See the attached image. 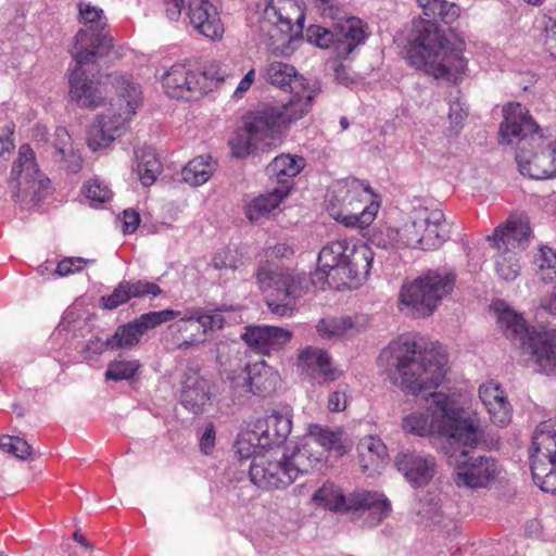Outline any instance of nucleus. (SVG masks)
I'll return each mask as SVG.
<instances>
[{
  "label": "nucleus",
  "instance_id": "obj_1",
  "mask_svg": "<svg viewBox=\"0 0 556 556\" xmlns=\"http://www.w3.org/2000/svg\"><path fill=\"white\" fill-rule=\"evenodd\" d=\"M392 382L405 392L418 394L435 389L444 380L447 357L438 343L427 345L416 337H399L379 355Z\"/></svg>",
  "mask_w": 556,
  "mask_h": 556
},
{
  "label": "nucleus",
  "instance_id": "obj_2",
  "mask_svg": "<svg viewBox=\"0 0 556 556\" xmlns=\"http://www.w3.org/2000/svg\"><path fill=\"white\" fill-rule=\"evenodd\" d=\"M465 42H452L443 29L431 20L418 17L410 23L407 35L409 65L435 79L457 84L467 68L464 58Z\"/></svg>",
  "mask_w": 556,
  "mask_h": 556
},
{
  "label": "nucleus",
  "instance_id": "obj_3",
  "mask_svg": "<svg viewBox=\"0 0 556 556\" xmlns=\"http://www.w3.org/2000/svg\"><path fill=\"white\" fill-rule=\"evenodd\" d=\"M500 125V142L517 143L516 162L519 172L532 179H547L556 176V165L529 111L518 102L503 108Z\"/></svg>",
  "mask_w": 556,
  "mask_h": 556
},
{
  "label": "nucleus",
  "instance_id": "obj_4",
  "mask_svg": "<svg viewBox=\"0 0 556 556\" xmlns=\"http://www.w3.org/2000/svg\"><path fill=\"white\" fill-rule=\"evenodd\" d=\"M451 226L438 204L415 199L408 219L401 229L381 225L375 227L368 238L370 244L381 249L414 248L435 250L450 237Z\"/></svg>",
  "mask_w": 556,
  "mask_h": 556
},
{
  "label": "nucleus",
  "instance_id": "obj_5",
  "mask_svg": "<svg viewBox=\"0 0 556 556\" xmlns=\"http://www.w3.org/2000/svg\"><path fill=\"white\" fill-rule=\"evenodd\" d=\"M431 403L425 412H414L404 417L402 427L407 433L418 437L433 435L443 453H451L459 438L475 440V431L467 424L464 410L452 405L447 394L431 392Z\"/></svg>",
  "mask_w": 556,
  "mask_h": 556
},
{
  "label": "nucleus",
  "instance_id": "obj_6",
  "mask_svg": "<svg viewBox=\"0 0 556 556\" xmlns=\"http://www.w3.org/2000/svg\"><path fill=\"white\" fill-rule=\"evenodd\" d=\"M467 424L475 431V440L467 442L466 437L459 438L457 446L451 453H444L448 458H454L453 481L458 488L484 489L496 480L501 473L498 462L477 451L482 442V432L479 424L469 418Z\"/></svg>",
  "mask_w": 556,
  "mask_h": 556
},
{
  "label": "nucleus",
  "instance_id": "obj_7",
  "mask_svg": "<svg viewBox=\"0 0 556 556\" xmlns=\"http://www.w3.org/2000/svg\"><path fill=\"white\" fill-rule=\"evenodd\" d=\"M256 282L266 296L269 311L280 317L291 316L296 301L304 296L311 286L305 273L291 268L274 267L269 263L260 265Z\"/></svg>",
  "mask_w": 556,
  "mask_h": 556
},
{
  "label": "nucleus",
  "instance_id": "obj_8",
  "mask_svg": "<svg viewBox=\"0 0 556 556\" xmlns=\"http://www.w3.org/2000/svg\"><path fill=\"white\" fill-rule=\"evenodd\" d=\"M312 500L331 511L352 514L353 516L367 514L366 523L369 527L378 526L392 511L391 502L382 493L357 490L344 495L342 490L331 482H326L316 490Z\"/></svg>",
  "mask_w": 556,
  "mask_h": 556
},
{
  "label": "nucleus",
  "instance_id": "obj_9",
  "mask_svg": "<svg viewBox=\"0 0 556 556\" xmlns=\"http://www.w3.org/2000/svg\"><path fill=\"white\" fill-rule=\"evenodd\" d=\"M114 88L118 96V111L102 114L88 131V147L97 151L108 148L125 128L126 123L137 112L142 102L140 86L129 76L114 78Z\"/></svg>",
  "mask_w": 556,
  "mask_h": 556
},
{
  "label": "nucleus",
  "instance_id": "obj_10",
  "mask_svg": "<svg viewBox=\"0 0 556 556\" xmlns=\"http://www.w3.org/2000/svg\"><path fill=\"white\" fill-rule=\"evenodd\" d=\"M456 283L453 269L439 267L428 269L416 279L403 283L399 299L410 308L417 317H428L433 314L443 299L450 295Z\"/></svg>",
  "mask_w": 556,
  "mask_h": 556
},
{
  "label": "nucleus",
  "instance_id": "obj_11",
  "mask_svg": "<svg viewBox=\"0 0 556 556\" xmlns=\"http://www.w3.org/2000/svg\"><path fill=\"white\" fill-rule=\"evenodd\" d=\"M380 203L369 185L352 178L345 180L328 200L329 214L346 227L364 228L375 219Z\"/></svg>",
  "mask_w": 556,
  "mask_h": 556
},
{
  "label": "nucleus",
  "instance_id": "obj_12",
  "mask_svg": "<svg viewBox=\"0 0 556 556\" xmlns=\"http://www.w3.org/2000/svg\"><path fill=\"white\" fill-rule=\"evenodd\" d=\"M303 452H292L287 456L281 451L253 453L250 465L251 481L262 489H280L290 485L299 475L307 472Z\"/></svg>",
  "mask_w": 556,
  "mask_h": 556
},
{
  "label": "nucleus",
  "instance_id": "obj_13",
  "mask_svg": "<svg viewBox=\"0 0 556 556\" xmlns=\"http://www.w3.org/2000/svg\"><path fill=\"white\" fill-rule=\"evenodd\" d=\"M285 129L278 109L273 105L258 109L245 117L243 129L230 139L232 154L243 157L258 149L260 144L271 146Z\"/></svg>",
  "mask_w": 556,
  "mask_h": 556
},
{
  "label": "nucleus",
  "instance_id": "obj_14",
  "mask_svg": "<svg viewBox=\"0 0 556 556\" xmlns=\"http://www.w3.org/2000/svg\"><path fill=\"white\" fill-rule=\"evenodd\" d=\"M78 11L79 21L85 27L74 37L70 50L73 59L83 62L93 60L94 56H106L113 47V38L106 29L103 11L84 2L78 4Z\"/></svg>",
  "mask_w": 556,
  "mask_h": 556
},
{
  "label": "nucleus",
  "instance_id": "obj_15",
  "mask_svg": "<svg viewBox=\"0 0 556 556\" xmlns=\"http://www.w3.org/2000/svg\"><path fill=\"white\" fill-rule=\"evenodd\" d=\"M530 468L533 481L544 492H556V419L539 424L532 437Z\"/></svg>",
  "mask_w": 556,
  "mask_h": 556
},
{
  "label": "nucleus",
  "instance_id": "obj_16",
  "mask_svg": "<svg viewBox=\"0 0 556 556\" xmlns=\"http://www.w3.org/2000/svg\"><path fill=\"white\" fill-rule=\"evenodd\" d=\"M292 421L288 415L273 413L255 421L253 429L239 435L236 447L241 458L253 453L281 451L291 432Z\"/></svg>",
  "mask_w": 556,
  "mask_h": 556
},
{
  "label": "nucleus",
  "instance_id": "obj_17",
  "mask_svg": "<svg viewBox=\"0 0 556 556\" xmlns=\"http://www.w3.org/2000/svg\"><path fill=\"white\" fill-rule=\"evenodd\" d=\"M11 180L15 182L17 199L37 204L41 201L49 187V179L41 174L35 162V154L29 146L20 148L18 156L11 170Z\"/></svg>",
  "mask_w": 556,
  "mask_h": 556
},
{
  "label": "nucleus",
  "instance_id": "obj_18",
  "mask_svg": "<svg viewBox=\"0 0 556 556\" xmlns=\"http://www.w3.org/2000/svg\"><path fill=\"white\" fill-rule=\"evenodd\" d=\"M162 84L168 97L189 101L213 90L216 83L206 72H195L184 64H174L163 75Z\"/></svg>",
  "mask_w": 556,
  "mask_h": 556
},
{
  "label": "nucleus",
  "instance_id": "obj_19",
  "mask_svg": "<svg viewBox=\"0 0 556 556\" xmlns=\"http://www.w3.org/2000/svg\"><path fill=\"white\" fill-rule=\"evenodd\" d=\"M316 2L324 17L339 21L334 28L339 53L350 54L355 47L365 41L367 33L364 23L357 17L345 18L343 0H316Z\"/></svg>",
  "mask_w": 556,
  "mask_h": 556
},
{
  "label": "nucleus",
  "instance_id": "obj_20",
  "mask_svg": "<svg viewBox=\"0 0 556 556\" xmlns=\"http://www.w3.org/2000/svg\"><path fill=\"white\" fill-rule=\"evenodd\" d=\"M179 315L180 311L166 308L144 313L132 321L121 325L109 338L110 350H131L140 343L146 331L174 320Z\"/></svg>",
  "mask_w": 556,
  "mask_h": 556
},
{
  "label": "nucleus",
  "instance_id": "obj_21",
  "mask_svg": "<svg viewBox=\"0 0 556 556\" xmlns=\"http://www.w3.org/2000/svg\"><path fill=\"white\" fill-rule=\"evenodd\" d=\"M103 56H94L93 60L78 62L75 60V66L70 71V98L81 108L94 109L102 104L103 92L98 80L89 77L96 63Z\"/></svg>",
  "mask_w": 556,
  "mask_h": 556
},
{
  "label": "nucleus",
  "instance_id": "obj_22",
  "mask_svg": "<svg viewBox=\"0 0 556 556\" xmlns=\"http://www.w3.org/2000/svg\"><path fill=\"white\" fill-rule=\"evenodd\" d=\"M304 5L299 0H268L263 11V22L271 24L292 40L303 34Z\"/></svg>",
  "mask_w": 556,
  "mask_h": 556
},
{
  "label": "nucleus",
  "instance_id": "obj_23",
  "mask_svg": "<svg viewBox=\"0 0 556 556\" xmlns=\"http://www.w3.org/2000/svg\"><path fill=\"white\" fill-rule=\"evenodd\" d=\"M233 389H243L257 396H268L276 391L280 380L279 374L265 361L247 365L238 374L228 376Z\"/></svg>",
  "mask_w": 556,
  "mask_h": 556
},
{
  "label": "nucleus",
  "instance_id": "obj_24",
  "mask_svg": "<svg viewBox=\"0 0 556 556\" xmlns=\"http://www.w3.org/2000/svg\"><path fill=\"white\" fill-rule=\"evenodd\" d=\"M291 330L266 325H249L241 333L242 341L253 352L270 355L282 350L292 339Z\"/></svg>",
  "mask_w": 556,
  "mask_h": 556
},
{
  "label": "nucleus",
  "instance_id": "obj_25",
  "mask_svg": "<svg viewBox=\"0 0 556 556\" xmlns=\"http://www.w3.org/2000/svg\"><path fill=\"white\" fill-rule=\"evenodd\" d=\"M298 367L303 375L319 384L333 382L342 375V371L332 364L328 353L314 346H306L300 352Z\"/></svg>",
  "mask_w": 556,
  "mask_h": 556
},
{
  "label": "nucleus",
  "instance_id": "obj_26",
  "mask_svg": "<svg viewBox=\"0 0 556 556\" xmlns=\"http://www.w3.org/2000/svg\"><path fill=\"white\" fill-rule=\"evenodd\" d=\"M530 220L526 215H511L504 225L498 226L489 239L497 252H516L525 249L531 239Z\"/></svg>",
  "mask_w": 556,
  "mask_h": 556
},
{
  "label": "nucleus",
  "instance_id": "obj_27",
  "mask_svg": "<svg viewBox=\"0 0 556 556\" xmlns=\"http://www.w3.org/2000/svg\"><path fill=\"white\" fill-rule=\"evenodd\" d=\"M395 466L415 488L427 485L434 477L437 469L433 456L409 451L396 455Z\"/></svg>",
  "mask_w": 556,
  "mask_h": 556
},
{
  "label": "nucleus",
  "instance_id": "obj_28",
  "mask_svg": "<svg viewBox=\"0 0 556 556\" xmlns=\"http://www.w3.org/2000/svg\"><path fill=\"white\" fill-rule=\"evenodd\" d=\"M492 309L504 336L520 348L528 345L529 338L535 331H530L525 318L502 300L493 302Z\"/></svg>",
  "mask_w": 556,
  "mask_h": 556
},
{
  "label": "nucleus",
  "instance_id": "obj_29",
  "mask_svg": "<svg viewBox=\"0 0 556 556\" xmlns=\"http://www.w3.org/2000/svg\"><path fill=\"white\" fill-rule=\"evenodd\" d=\"M187 16L201 35L211 39L222 37L224 27L219 14L208 0H188Z\"/></svg>",
  "mask_w": 556,
  "mask_h": 556
},
{
  "label": "nucleus",
  "instance_id": "obj_30",
  "mask_svg": "<svg viewBox=\"0 0 556 556\" xmlns=\"http://www.w3.org/2000/svg\"><path fill=\"white\" fill-rule=\"evenodd\" d=\"M177 318L179 319L168 327L172 350L187 351L205 341V339L199 338L202 332L198 321L193 318L192 308L187 309L184 316L180 314Z\"/></svg>",
  "mask_w": 556,
  "mask_h": 556
},
{
  "label": "nucleus",
  "instance_id": "obj_31",
  "mask_svg": "<svg viewBox=\"0 0 556 556\" xmlns=\"http://www.w3.org/2000/svg\"><path fill=\"white\" fill-rule=\"evenodd\" d=\"M528 345L540 371L556 374V330L535 332L529 338Z\"/></svg>",
  "mask_w": 556,
  "mask_h": 556
},
{
  "label": "nucleus",
  "instance_id": "obj_32",
  "mask_svg": "<svg viewBox=\"0 0 556 556\" xmlns=\"http://www.w3.org/2000/svg\"><path fill=\"white\" fill-rule=\"evenodd\" d=\"M305 160L299 155L280 154L266 167V174L277 188L288 187V194L293 185V178L304 168Z\"/></svg>",
  "mask_w": 556,
  "mask_h": 556
},
{
  "label": "nucleus",
  "instance_id": "obj_33",
  "mask_svg": "<svg viewBox=\"0 0 556 556\" xmlns=\"http://www.w3.org/2000/svg\"><path fill=\"white\" fill-rule=\"evenodd\" d=\"M315 429L316 430H312L309 432L303 445L294 451H305L303 460L307 466V470L313 466L314 463L321 462L324 452L330 450L338 441V437L334 432L318 427Z\"/></svg>",
  "mask_w": 556,
  "mask_h": 556
},
{
  "label": "nucleus",
  "instance_id": "obj_34",
  "mask_svg": "<svg viewBox=\"0 0 556 556\" xmlns=\"http://www.w3.org/2000/svg\"><path fill=\"white\" fill-rule=\"evenodd\" d=\"M288 195V187L285 186L283 188H274L270 192L255 197L244 206L247 218L252 223H258L269 218L271 212L275 211Z\"/></svg>",
  "mask_w": 556,
  "mask_h": 556
},
{
  "label": "nucleus",
  "instance_id": "obj_35",
  "mask_svg": "<svg viewBox=\"0 0 556 556\" xmlns=\"http://www.w3.org/2000/svg\"><path fill=\"white\" fill-rule=\"evenodd\" d=\"M372 261L374 252L368 245H352L348 262L341 274L351 281L359 283L367 279Z\"/></svg>",
  "mask_w": 556,
  "mask_h": 556
},
{
  "label": "nucleus",
  "instance_id": "obj_36",
  "mask_svg": "<svg viewBox=\"0 0 556 556\" xmlns=\"http://www.w3.org/2000/svg\"><path fill=\"white\" fill-rule=\"evenodd\" d=\"M352 245L346 240H337L327 243L318 254V265L323 271L342 273Z\"/></svg>",
  "mask_w": 556,
  "mask_h": 556
},
{
  "label": "nucleus",
  "instance_id": "obj_37",
  "mask_svg": "<svg viewBox=\"0 0 556 556\" xmlns=\"http://www.w3.org/2000/svg\"><path fill=\"white\" fill-rule=\"evenodd\" d=\"M268 81L281 89H289L290 92L306 88V80L298 75L295 68L283 62H273L266 70Z\"/></svg>",
  "mask_w": 556,
  "mask_h": 556
},
{
  "label": "nucleus",
  "instance_id": "obj_38",
  "mask_svg": "<svg viewBox=\"0 0 556 556\" xmlns=\"http://www.w3.org/2000/svg\"><path fill=\"white\" fill-rule=\"evenodd\" d=\"M291 93L292 96L286 103L275 106L280 113V118L286 128L302 118L311 110L313 102V96L306 92V88L298 89Z\"/></svg>",
  "mask_w": 556,
  "mask_h": 556
},
{
  "label": "nucleus",
  "instance_id": "obj_39",
  "mask_svg": "<svg viewBox=\"0 0 556 556\" xmlns=\"http://www.w3.org/2000/svg\"><path fill=\"white\" fill-rule=\"evenodd\" d=\"M210 400L207 382L204 379L186 382L180 394L181 405L193 414L202 413Z\"/></svg>",
  "mask_w": 556,
  "mask_h": 556
},
{
  "label": "nucleus",
  "instance_id": "obj_40",
  "mask_svg": "<svg viewBox=\"0 0 556 556\" xmlns=\"http://www.w3.org/2000/svg\"><path fill=\"white\" fill-rule=\"evenodd\" d=\"M216 163L211 156L200 155L189 161L182 168V180L192 187L205 184L213 175Z\"/></svg>",
  "mask_w": 556,
  "mask_h": 556
},
{
  "label": "nucleus",
  "instance_id": "obj_41",
  "mask_svg": "<svg viewBox=\"0 0 556 556\" xmlns=\"http://www.w3.org/2000/svg\"><path fill=\"white\" fill-rule=\"evenodd\" d=\"M358 452L363 459L368 458L371 466H378L388 455L386 444L376 437L362 439L358 444Z\"/></svg>",
  "mask_w": 556,
  "mask_h": 556
},
{
  "label": "nucleus",
  "instance_id": "obj_42",
  "mask_svg": "<svg viewBox=\"0 0 556 556\" xmlns=\"http://www.w3.org/2000/svg\"><path fill=\"white\" fill-rule=\"evenodd\" d=\"M496 273L506 281L515 280L520 274V264L517 252H497L495 260Z\"/></svg>",
  "mask_w": 556,
  "mask_h": 556
},
{
  "label": "nucleus",
  "instance_id": "obj_43",
  "mask_svg": "<svg viewBox=\"0 0 556 556\" xmlns=\"http://www.w3.org/2000/svg\"><path fill=\"white\" fill-rule=\"evenodd\" d=\"M193 318L198 321L202 334L213 332L223 328L224 316L216 309L204 307H192Z\"/></svg>",
  "mask_w": 556,
  "mask_h": 556
},
{
  "label": "nucleus",
  "instance_id": "obj_44",
  "mask_svg": "<svg viewBox=\"0 0 556 556\" xmlns=\"http://www.w3.org/2000/svg\"><path fill=\"white\" fill-rule=\"evenodd\" d=\"M534 264L538 267V275L544 281L556 278V251L548 248H540L534 256Z\"/></svg>",
  "mask_w": 556,
  "mask_h": 556
},
{
  "label": "nucleus",
  "instance_id": "obj_45",
  "mask_svg": "<svg viewBox=\"0 0 556 556\" xmlns=\"http://www.w3.org/2000/svg\"><path fill=\"white\" fill-rule=\"evenodd\" d=\"M353 327L352 320L349 317L340 318H323L317 324L316 328L323 338H332L344 334Z\"/></svg>",
  "mask_w": 556,
  "mask_h": 556
},
{
  "label": "nucleus",
  "instance_id": "obj_46",
  "mask_svg": "<svg viewBox=\"0 0 556 556\" xmlns=\"http://www.w3.org/2000/svg\"><path fill=\"white\" fill-rule=\"evenodd\" d=\"M139 367L138 361H113L108 365L105 378L114 381L128 380L137 374Z\"/></svg>",
  "mask_w": 556,
  "mask_h": 556
},
{
  "label": "nucleus",
  "instance_id": "obj_47",
  "mask_svg": "<svg viewBox=\"0 0 556 556\" xmlns=\"http://www.w3.org/2000/svg\"><path fill=\"white\" fill-rule=\"evenodd\" d=\"M0 450L18 459H27L33 454L31 446L22 438L3 435L0 438Z\"/></svg>",
  "mask_w": 556,
  "mask_h": 556
},
{
  "label": "nucleus",
  "instance_id": "obj_48",
  "mask_svg": "<svg viewBox=\"0 0 556 556\" xmlns=\"http://www.w3.org/2000/svg\"><path fill=\"white\" fill-rule=\"evenodd\" d=\"M306 40L319 48H329L331 45L338 47L337 33L318 25H311L306 29Z\"/></svg>",
  "mask_w": 556,
  "mask_h": 556
},
{
  "label": "nucleus",
  "instance_id": "obj_49",
  "mask_svg": "<svg viewBox=\"0 0 556 556\" xmlns=\"http://www.w3.org/2000/svg\"><path fill=\"white\" fill-rule=\"evenodd\" d=\"M83 192L93 204L109 202L113 195L109 186L99 179L89 180L84 185Z\"/></svg>",
  "mask_w": 556,
  "mask_h": 556
},
{
  "label": "nucleus",
  "instance_id": "obj_50",
  "mask_svg": "<svg viewBox=\"0 0 556 556\" xmlns=\"http://www.w3.org/2000/svg\"><path fill=\"white\" fill-rule=\"evenodd\" d=\"M129 288L126 280L121 281L109 295H103L100 300L105 309H115L130 300Z\"/></svg>",
  "mask_w": 556,
  "mask_h": 556
},
{
  "label": "nucleus",
  "instance_id": "obj_51",
  "mask_svg": "<svg viewBox=\"0 0 556 556\" xmlns=\"http://www.w3.org/2000/svg\"><path fill=\"white\" fill-rule=\"evenodd\" d=\"M496 404L497 405H489L485 409L492 424L504 427L511 420V406L506 397L496 402Z\"/></svg>",
  "mask_w": 556,
  "mask_h": 556
},
{
  "label": "nucleus",
  "instance_id": "obj_52",
  "mask_svg": "<svg viewBox=\"0 0 556 556\" xmlns=\"http://www.w3.org/2000/svg\"><path fill=\"white\" fill-rule=\"evenodd\" d=\"M468 116V108L462 102L459 98L450 103L448 121L450 131L458 134L463 128V123Z\"/></svg>",
  "mask_w": 556,
  "mask_h": 556
},
{
  "label": "nucleus",
  "instance_id": "obj_53",
  "mask_svg": "<svg viewBox=\"0 0 556 556\" xmlns=\"http://www.w3.org/2000/svg\"><path fill=\"white\" fill-rule=\"evenodd\" d=\"M126 283L129 288L130 299L148 295L157 296L162 293L160 286L147 280H126Z\"/></svg>",
  "mask_w": 556,
  "mask_h": 556
},
{
  "label": "nucleus",
  "instance_id": "obj_54",
  "mask_svg": "<svg viewBox=\"0 0 556 556\" xmlns=\"http://www.w3.org/2000/svg\"><path fill=\"white\" fill-rule=\"evenodd\" d=\"M93 262L83 257H66L58 263L52 275L56 277H66L80 271L88 263Z\"/></svg>",
  "mask_w": 556,
  "mask_h": 556
},
{
  "label": "nucleus",
  "instance_id": "obj_55",
  "mask_svg": "<svg viewBox=\"0 0 556 556\" xmlns=\"http://www.w3.org/2000/svg\"><path fill=\"white\" fill-rule=\"evenodd\" d=\"M212 264L215 269L235 271L240 267L241 261L233 251L223 250L215 254Z\"/></svg>",
  "mask_w": 556,
  "mask_h": 556
},
{
  "label": "nucleus",
  "instance_id": "obj_56",
  "mask_svg": "<svg viewBox=\"0 0 556 556\" xmlns=\"http://www.w3.org/2000/svg\"><path fill=\"white\" fill-rule=\"evenodd\" d=\"M505 393L498 384L489 382L479 388V399L484 407L497 405L496 402L505 399Z\"/></svg>",
  "mask_w": 556,
  "mask_h": 556
},
{
  "label": "nucleus",
  "instance_id": "obj_57",
  "mask_svg": "<svg viewBox=\"0 0 556 556\" xmlns=\"http://www.w3.org/2000/svg\"><path fill=\"white\" fill-rule=\"evenodd\" d=\"M430 15L439 17L445 24H451L458 17L459 9L456 4L442 0L440 5L431 11Z\"/></svg>",
  "mask_w": 556,
  "mask_h": 556
},
{
  "label": "nucleus",
  "instance_id": "obj_58",
  "mask_svg": "<svg viewBox=\"0 0 556 556\" xmlns=\"http://www.w3.org/2000/svg\"><path fill=\"white\" fill-rule=\"evenodd\" d=\"M348 386H342L331 392L328 396V409L332 413H340L346 408L348 405Z\"/></svg>",
  "mask_w": 556,
  "mask_h": 556
},
{
  "label": "nucleus",
  "instance_id": "obj_59",
  "mask_svg": "<svg viewBox=\"0 0 556 556\" xmlns=\"http://www.w3.org/2000/svg\"><path fill=\"white\" fill-rule=\"evenodd\" d=\"M137 168H162V164L153 149L147 148L136 151Z\"/></svg>",
  "mask_w": 556,
  "mask_h": 556
},
{
  "label": "nucleus",
  "instance_id": "obj_60",
  "mask_svg": "<svg viewBox=\"0 0 556 556\" xmlns=\"http://www.w3.org/2000/svg\"><path fill=\"white\" fill-rule=\"evenodd\" d=\"M106 350H110L109 338L102 340L99 337H94L86 342L83 353L86 357H91L92 355H100Z\"/></svg>",
  "mask_w": 556,
  "mask_h": 556
},
{
  "label": "nucleus",
  "instance_id": "obj_61",
  "mask_svg": "<svg viewBox=\"0 0 556 556\" xmlns=\"http://www.w3.org/2000/svg\"><path fill=\"white\" fill-rule=\"evenodd\" d=\"M199 445L200 450L206 455L211 454L213 451L215 446V428L213 424L205 426L202 434L200 435Z\"/></svg>",
  "mask_w": 556,
  "mask_h": 556
},
{
  "label": "nucleus",
  "instance_id": "obj_62",
  "mask_svg": "<svg viewBox=\"0 0 556 556\" xmlns=\"http://www.w3.org/2000/svg\"><path fill=\"white\" fill-rule=\"evenodd\" d=\"M56 153L60 155V160L67 163V169L72 173H77L83 165V159L76 153L67 154L66 149L58 148Z\"/></svg>",
  "mask_w": 556,
  "mask_h": 556
},
{
  "label": "nucleus",
  "instance_id": "obj_63",
  "mask_svg": "<svg viewBox=\"0 0 556 556\" xmlns=\"http://www.w3.org/2000/svg\"><path fill=\"white\" fill-rule=\"evenodd\" d=\"M140 224V215L135 210H125L123 212V231L124 233H132Z\"/></svg>",
  "mask_w": 556,
  "mask_h": 556
},
{
  "label": "nucleus",
  "instance_id": "obj_64",
  "mask_svg": "<svg viewBox=\"0 0 556 556\" xmlns=\"http://www.w3.org/2000/svg\"><path fill=\"white\" fill-rule=\"evenodd\" d=\"M545 48L552 56L556 58V22L552 18L545 25Z\"/></svg>",
  "mask_w": 556,
  "mask_h": 556
}]
</instances>
